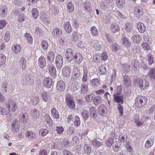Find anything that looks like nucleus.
Here are the masks:
<instances>
[{"instance_id":"35","label":"nucleus","mask_w":155,"mask_h":155,"mask_svg":"<svg viewBox=\"0 0 155 155\" xmlns=\"http://www.w3.org/2000/svg\"><path fill=\"white\" fill-rule=\"evenodd\" d=\"M0 10L1 17L3 18L5 17L7 11V7L5 6H3L1 8Z\"/></svg>"},{"instance_id":"4","label":"nucleus","mask_w":155,"mask_h":155,"mask_svg":"<svg viewBox=\"0 0 155 155\" xmlns=\"http://www.w3.org/2000/svg\"><path fill=\"white\" fill-rule=\"evenodd\" d=\"M66 104L71 109H74L75 106V103L73 98L70 95H67L66 98Z\"/></svg>"},{"instance_id":"21","label":"nucleus","mask_w":155,"mask_h":155,"mask_svg":"<svg viewBox=\"0 0 155 155\" xmlns=\"http://www.w3.org/2000/svg\"><path fill=\"white\" fill-rule=\"evenodd\" d=\"M62 33L61 29L59 28H55L52 31V35L54 36L58 37Z\"/></svg>"},{"instance_id":"39","label":"nucleus","mask_w":155,"mask_h":155,"mask_svg":"<svg viewBox=\"0 0 155 155\" xmlns=\"http://www.w3.org/2000/svg\"><path fill=\"white\" fill-rule=\"evenodd\" d=\"M149 86V82L148 81H145L144 84L142 80V83L140 85L139 88L143 90H146Z\"/></svg>"},{"instance_id":"3","label":"nucleus","mask_w":155,"mask_h":155,"mask_svg":"<svg viewBox=\"0 0 155 155\" xmlns=\"http://www.w3.org/2000/svg\"><path fill=\"white\" fill-rule=\"evenodd\" d=\"M135 101V105L138 107L143 106L146 103V98L144 96L138 97L136 99Z\"/></svg>"},{"instance_id":"56","label":"nucleus","mask_w":155,"mask_h":155,"mask_svg":"<svg viewBox=\"0 0 155 155\" xmlns=\"http://www.w3.org/2000/svg\"><path fill=\"white\" fill-rule=\"evenodd\" d=\"M94 95L93 94H91L85 96V99L87 102H91L94 99Z\"/></svg>"},{"instance_id":"15","label":"nucleus","mask_w":155,"mask_h":155,"mask_svg":"<svg viewBox=\"0 0 155 155\" xmlns=\"http://www.w3.org/2000/svg\"><path fill=\"white\" fill-rule=\"evenodd\" d=\"M45 87L48 88H51L53 87L52 81L50 78H45L43 81Z\"/></svg>"},{"instance_id":"64","label":"nucleus","mask_w":155,"mask_h":155,"mask_svg":"<svg viewBox=\"0 0 155 155\" xmlns=\"http://www.w3.org/2000/svg\"><path fill=\"white\" fill-rule=\"evenodd\" d=\"M142 47L144 50L147 51L149 50L150 47L149 45L146 42H143L142 44Z\"/></svg>"},{"instance_id":"50","label":"nucleus","mask_w":155,"mask_h":155,"mask_svg":"<svg viewBox=\"0 0 155 155\" xmlns=\"http://www.w3.org/2000/svg\"><path fill=\"white\" fill-rule=\"evenodd\" d=\"M26 60L23 57L20 58V64L21 65L22 68L23 70H25L26 68Z\"/></svg>"},{"instance_id":"2","label":"nucleus","mask_w":155,"mask_h":155,"mask_svg":"<svg viewBox=\"0 0 155 155\" xmlns=\"http://www.w3.org/2000/svg\"><path fill=\"white\" fill-rule=\"evenodd\" d=\"M81 75V72L79 68L77 67H75L73 69L71 80L72 81H74L80 77Z\"/></svg>"},{"instance_id":"24","label":"nucleus","mask_w":155,"mask_h":155,"mask_svg":"<svg viewBox=\"0 0 155 155\" xmlns=\"http://www.w3.org/2000/svg\"><path fill=\"white\" fill-rule=\"evenodd\" d=\"M88 79V76L87 70V68L83 69L82 81L84 83L87 82Z\"/></svg>"},{"instance_id":"22","label":"nucleus","mask_w":155,"mask_h":155,"mask_svg":"<svg viewBox=\"0 0 155 155\" xmlns=\"http://www.w3.org/2000/svg\"><path fill=\"white\" fill-rule=\"evenodd\" d=\"M92 86L95 88L100 86V80L98 78H94L91 81Z\"/></svg>"},{"instance_id":"18","label":"nucleus","mask_w":155,"mask_h":155,"mask_svg":"<svg viewBox=\"0 0 155 155\" xmlns=\"http://www.w3.org/2000/svg\"><path fill=\"white\" fill-rule=\"evenodd\" d=\"M63 27L65 31L68 33H70L72 31V28L70 23L68 21L64 22Z\"/></svg>"},{"instance_id":"7","label":"nucleus","mask_w":155,"mask_h":155,"mask_svg":"<svg viewBox=\"0 0 155 155\" xmlns=\"http://www.w3.org/2000/svg\"><path fill=\"white\" fill-rule=\"evenodd\" d=\"M40 111L37 109H32L31 113V116L32 118L35 121L39 117Z\"/></svg>"},{"instance_id":"33","label":"nucleus","mask_w":155,"mask_h":155,"mask_svg":"<svg viewBox=\"0 0 155 155\" xmlns=\"http://www.w3.org/2000/svg\"><path fill=\"white\" fill-rule=\"evenodd\" d=\"M91 143L92 146L95 147H98L103 144L102 142L99 141L95 139L92 140Z\"/></svg>"},{"instance_id":"8","label":"nucleus","mask_w":155,"mask_h":155,"mask_svg":"<svg viewBox=\"0 0 155 155\" xmlns=\"http://www.w3.org/2000/svg\"><path fill=\"white\" fill-rule=\"evenodd\" d=\"M134 13L137 17H139L143 14V11L142 8L139 6L135 7L134 9Z\"/></svg>"},{"instance_id":"49","label":"nucleus","mask_w":155,"mask_h":155,"mask_svg":"<svg viewBox=\"0 0 155 155\" xmlns=\"http://www.w3.org/2000/svg\"><path fill=\"white\" fill-rule=\"evenodd\" d=\"M49 132L48 130L47 129L41 128L39 130V133L40 135L42 136H45Z\"/></svg>"},{"instance_id":"5","label":"nucleus","mask_w":155,"mask_h":155,"mask_svg":"<svg viewBox=\"0 0 155 155\" xmlns=\"http://www.w3.org/2000/svg\"><path fill=\"white\" fill-rule=\"evenodd\" d=\"M63 58L61 54L57 55L55 58V64L57 68L59 69L61 68L63 65Z\"/></svg>"},{"instance_id":"30","label":"nucleus","mask_w":155,"mask_h":155,"mask_svg":"<svg viewBox=\"0 0 155 155\" xmlns=\"http://www.w3.org/2000/svg\"><path fill=\"white\" fill-rule=\"evenodd\" d=\"M88 90L87 85L86 84L83 83L82 84L81 86V92L82 94H86Z\"/></svg>"},{"instance_id":"29","label":"nucleus","mask_w":155,"mask_h":155,"mask_svg":"<svg viewBox=\"0 0 155 155\" xmlns=\"http://www.w3.org/2000/svg\"><path fill=\"white\" fill-rule=\"evenodd\" d=\"M138 62L136 60H133L132 61L130 67L133 70L136 71L138 70Z\"/></svg>"},{"instance_id":"47","label":"nucleus","mask_w":155,"mask_h":155,"mask_svg":"<svg viewBox=\"0 0 155 155\" xmlns=\"http://www.w3.org/2000/svg\"><path fill=\"white\" fill-rule=\"evenodd\" d=\"M67 7L68 11L70 13H72L74 10V5L71 2H69L67 4Z\"/></svg>"},{"instance_id":"37","label":"nucleus","mask_w":155,"mask_h":155,"mask_svg":"<svg viewBox=\"0 0 155 155\" xmlns=\"http://www.w3.org/2000/svg\"><path fill=\"white\" fill-rule=\"evenodd\" d=\"M24 81H25V84L28 83L30 84H32L33 83L34 78L32 76H29L28 77L25 78L24 79Z\"/></svg>"},{"instance_id":"41","label":"nucleus","mask_w":155,"mask_h":155,"mask_svg":"<svg viewBox=\"0 0 155 155\" xmlns=\"http://www.w3.org/2000/svg\"><path fill=\"white\" fill-rule=\"evenodd\" d=\"M21 49V47L19 45H14L12 47L13 51L15 54H17L20 52Z\"/></svg>"},{"instance_id":"62","label":"nucleus","mask_w":155,"mask_h":155,"mask_svg":"<svg viewBox=\"0 0 155 155\" xmlns=\"http://www.w3.org/2000/svg\"><path fill=\"white\" fill-rule=\"evenodd\" d=\"M113 139L111 137L107 139L106 141V144L108 147H110L113 142Z\"/></svg>"},{"instance_id":"9","label":"nucleus","mask_w":155,"mask_h":155,"mask_svg":"<svg viewBox=\"0 0 155 155\" xmlns=\"http://www.w3.org/2000/svg\"><path fill=\"white\" fill-rule=\"evenodd\" d=\"M56 87L58 91L62 92L64 91L65 89V83L63 81H59L57 82Z\"/></svg>"},{"instance_id":"28","label":"nucleus","mask_w":155,"mask_h":155,"mask_svg":"<svg viewBox=\"0 0 155 155\" xmlns=\"http://www.w3.org/2000/svg\"><path fill=\"white\" fill-rule=\"evenodd\" d=\"M51 112L53 118L56 119L59 118L60 115L57 110L55 108H53L51 109Z\"/></svg>"},{"instance_id":"20","label":"nucleus","mask_w":155,"mask_h":155,"mask_svg":"<svg viewBox=\"0 0 155 155\" xmlns=\"http://www.w3.org/2000/svg\"><path fill=\"white\" fill-rule=\"evenodd\" d=\"M52 145H53V147L52 148L57 149L58 150H61L63 149V144L61 141H60L58 142H57L54 143H51Z\"/></svg>"},{"instance_id":"6","label":"nucleus","mask_w":155,"mask_h":155,"mask_svg":"<svg viewBox=\"0 0 155 155\" xmlns=\"http://www.w3.org/2000/svg\"><path fill=\"white\" fill-rule=\"evenodd\" d=\"M120 93L114 94H113L114 101L118 104H122L124 103L123 96H120Z\"/></svg>"},{"instance_id":"52","label":"nucleus","mask_w":155,"mask_h":155,"mask_svg":"<svg viewBox=\"0 0 155 155\" xmlns=\"http://www.w3.org/2000/svg\"><path fill=\"white\" fill-rule=\"evenodd\" d=\"M148 75L152 79H155V68H151L148 73Z\"/></svg>"},{"instance_id":"59","label":"nucleus","mask_w":155,"mask_h":155,"mask_svg":"<svg viewBox=\"0 0 155 155\" xmlns=\"http://www.w3.org/2000/svg\"><path fill=\"white\" fill-rule=\"evenodd\" d=\"M41 97L43 101L45 102L48 101V97L47 93L45 91H44L42 93Z\"/></svg>"},{"instance_id":"38","label":"nucleus","mask_w":155,"mask_h":155,"mask_svg":"<svg viewBox=\"0 0 155 155\" xmlns=\"http://www.w3.org/2000/svg\"><path fill=\"white\" fill-rule=\"evenodd\" d=\"M25 135L30 139L35 138L36 137V135L35 133L32 132L27 131L25 133Z\"/></svg>"},{"instance_id":"44","label":"nucleus","mask_w":155,"mask_h":155,"mask_svg":"<svg viewBox=\"0 0 155 155\" xmlns=\"http://www.w3.org/2000/svg\"><path fill=\"white\" fill-rule=\"evenodd\" d=\"M75 120L74 122V126L76 127H78L80 125L81 121L80 119L78 116L77 115H76L75 117Z\"/></svg>"},{"instance_id":"23","label":"nucleus","mask_w":155,"mask_h":155,"mask_svg":"<svg viewBox=\"0 0 155 155\" xmlns=\"http://www.w3.org/2000/svg\"><path fill=\"white\" fill-rule=\"evenodd\" d=\"M132 40L134 43L139 44L140 43L142 38L139 35H135L132 37Z\"/></svg>"},{"instance_id":"17","label":"nucleus","mask_w":155,"mask_h":155,"mask_svg":"<svg viewBox=\"0 0 155 155\" xmlns=\"http://www.w3.org/2000/svg\"><path fill=\"white\" fill-rule=\"evenodd\" d=\"M107 111L106 107L104 104H101L98 108V112L101 115H103Z\"/></svg>"},{"instance_id":"60","label":"nucleus","mask_w":155,"mask_h":155,"mask_svg":"<svg viewBox=\"0 0 155 155\" xmlns=\"http://www.w3.org/2000/svg\"><path fill=\"white\" fill-rule=\"evenodd\" d=\"M48 46V42L45 40L43 41L41 43V47L44 50H47Z\"/></svg>"},{"instance_id":"55","label":"nucleus","mask_w":155,"mask_h":155,"mask_svg":"<svg viewBox=\"0 0 155 155\" xmlns=\"http://www.w3.org/2000/svg\"><path fill=\"white\" fill-rule=\"evenodd\" d=\"M154 138L152 137L151 138H150L151 140V141H150V140H147L146 141V142L145 143V147L147 148H149L153 144V141L154 140Z\"/></svg>"},{"instance_id":"45","label":"nucleus","mask_w":155,"mask_h":155,"mask_svg":"<svg viewBox=\"0 0 155 155\" xmlns=\"http://www.w3.org/2000/svg\"><path fill=\"white\" fill-rule=\"evenodd\" d=\"M84 150L85 153L87 154H90L91 151V149L90 146L87 144L85 145Z\"/></svg>"},{"instance_id":"51","label":"nucleus","mask_w":155,"mask_h":155,"mask_svg":"<svg viewBox=\"0 0 155 155\" xmlns=\"http://www.w3.org/2000/svg\"><path fill=\"white\" fill-rule=\"evenodd\" d=\"M31 12L33 17L34 19H36L38 18V9L36 8H34L32 10Z\"/></svg>"},{"instance_id":"61","label":"nucleus","mask_w":155,"mask_h":155,"mask_svg":"<svg viewBox=\"0 0 155 155\" xmlns=\"http://www.w3.org/2000/svg\"><path fill=\"white\" fill-rule=\"evenodd\" d=\"M127 136L126 134L120 135L119 137V140L122 143L125 142L127 140Z\"/></svg>"},{"instance_id":"58","label":"nucleus","mask_w":155,"mask_h":155,"mask_svg":"<svg viewBox=\"0 0 155 155\" xmlns=\"http://www.w3.org/2000/svg\"><path fill=\"white\" fill-rule=\"evenodd\" d=\"M6 57L4 54H0V65L2 66L4 64L6 61Z\"/></svg>"},{"instance_id":"36","label":"nucleus","mask_w":155,"mask_h":155,"mask_svg":"<svg viewBox=\"0 0 155 155\" xmlns=\"http://www.w3.org/2000/svg\"><path fill=\"white\" fill-rule=\"evenodd\" d=\"M102 98L100 96H98L94 97V104L96 106H98L101 103Z\"/></svg>"},{"instance_id":"14","label":"nucleus","mask_w":155,"mask_h":155,"mask_svg":"<svg viewBox=\"0 0 155 155\" xmlns=\"http://www.w3.org/2000/svg\"><path fill=\"white\" fill-rule=\"evenodd\" d=\"M123 84L125 87L128 88L131 86V81L130 78L127 76H124L123 78Z\"/></svg>"},{"instance_id":"34","label":"nucleus","mask_w":155,"mask_h":155,"mask_svg":"<svg viewBox=\"0 0 155 155\" xmlns=\"http://www.w3.org/2000/svg\"><path fill=\"white\" fill-rule=\"evenodd\" d=\"M139 31L141 33H143L145 31V27L142 23H139L137 26Z\"/></svg>"},{"instance_id":"63","label":"nucleus","mask_w":155,"mask_h":155,"mask_svg":"<svg viewBox=\"0 0 155 155\" xmlns=\"http://www.w3.org/2000/svg\"><path fill=\"white\" fill-rule=\"evenodd\" d=\"M100 59L104 61H105L107 58V55L106 52H103L101 54L100 56Z\"/></svg>"},{"instance_id":"12","label":"nucleus","mask_w":155,"mask_h":155,"mask_svg":"<svg viewBox=\"0 0 155 155\" xmlns=\"http://www.w3.org/2000/svg\"><path fill=\"white\" fill-rule=\"evenodd\" d=\"M82 56L80 53H77L74 54L73 60L76 64H80L82 61Z\"/></svg>"},{"instance_id":"57","label":"nucleus","mask_w":155,"mask_h":155,"mask_svg":"<svg viewBox=\"0 0 155 155\" xmlns=\"http://www.w3.org/2000/svg\"><path fill=\"white\" fill-rule=\"evenodd\" d=\"M93 59L95 63H99L100 57L99 54L97 53L95 54L93 56Z\"/></svg>"},{"instance_id":"1","label":"nucleus","mask_w":155,"mask_h":155,"mask_svg":"<svg viewBox=\"0 0 155 155\" xmlns=\"http://www.w3.org/2000/svg\"><path fill=\"white\" fill-rule=\"evenodd\" d=\"M8 100V101L6 103L7 109L9 112H10L11 111V107H12V110L11 111H12V112L14 113L17 109L18 108L16 103L14 101L9 99Z\"/></svg>"},{"instance_id":"42","label":"nucleus","mask_w":155,"mask_h":155,"mask_svg":"<svg viewBox=\"0 0 155 155\" xmlns=\"http://www.w3.org/2000/svg\"><path fill=\"white\" fill-rule=\"evenodd\" d=\"M49 72L53 77L56 75V69L55 67L53 65L51 66L49 68Z\"/></svg>"},{"instance_id":"10","label":"nucleus","mask_w":155,"mask_h":155,"mask_svg":"<svg viewBox=\"0 0 155 155\" xmlns=\"http://www.w3.org/2000/svg\"><path fill=\"white\" fill-rule=\"evenodd\" d=\"M20 123L17 120H15L12 124V130L14 132L17 133L18 130L20 127Z\"/></svg>"},{"instance_id":"53","label":"nucleus","mask_w":155,"mask_h":155,"mask_svg":"<svg viewBox=\"0 0 155 155\" xmlns=\"http://www.w3.org/2000/svg\"><path fill=\"white\" fill-rule=\"evenodd\" d=\"M147 60L148 64L150 65L154 62V59L153 55L151 54H149L147 55Z\"/></svg>"},{"instance_id":"19","label":"nucleus","mask_w":155,"mask_h":155,"mask_svg":"<svg viewBox=\"0 0 155 155\" xmlns=\"http://www.w3.org/2000/svg\"><path fill=\"white\" fill-rule=\"evenodd\" d=\"M89 114L90 116L93 119L96 118L97 116L96 110L94 107H91L89 109Z\"/></svg>"},{"instance_id":"46","label":"nucleus","mask_w":155,"mask_h":155,"mask_svg":"<svg viewBox=\"0 0 155 155\" xmlns=\"http://www.w3.org/2000/svg\"><path fill=\"white\" fill-rule=\"evenodd\" d=\"M120 49V46L117 43H113L111 46L112 50L115 52H117Z\"/></svg>"},{"instance_id":"40","label":"nucleus","mask_w":155,"mask_h":155,"mask_svg":"<svg viewBox=\"0 0 155 155\" xmlns=\"http://www.w3.org/2000/svg\"><path fill=\"white\" fill-rule=\"evenodd\" d=\"M142 83V80L140 78H137L134 79L133 84L134 86H138L139 87L140 85Z\"/></svg>"},{"instance_id":"26","label":"nucleus","mask_w":155,"mask_h":155,"mask_svg":"<svg viewBox=\"0 0 155 155\" xmlns=\"http://www.w3.org/2000/svg\"><path fill=\"white\" fill-rule=\"evenodd\" d=\"M99 70V73L101 75H105L107 73V70L105 66L104 65H101L100 66L98 69Z\"/></svg>"},{"instance_id":"25","label":"nucleus","mask_w":155,"mask_h":155,"mask_svg":"<svg viewBox=\"0 0 155 155\" xmlns=\"http://www.w3.org/2000/svg\"><path fill=\"white\" fill-rule=\"evenodd\" d=\"M41 19L42 22L45 24H48L50 22V20L48 18L46 14L45 13L42 14L40 17Z\"/></svg>"},{"instance_id":"13","label":"nucleus","mask_w":155,"mask_h":155,"mask_svg":"<svg viewBox=\"0 0 155 155\" xmlns=\"http://www.w3.org/2000/svg\"><path fill=\"white\" fill-rule=\"evenodd\" d=\"M38 64L39 67L41 68H43L45 66L46 61L44 56H41L39 57L38 60Z\"/></svg>"},{"instance_id":"32","label":"nucleus","mask_w":155,"mask_h":155,"mask_svg":"<svg viewBox=\"0 0 155 155\" xmlns=\"http://www.w3.org/2000/svg\"><path fill=\"white\" fill-rule=\"evenodd\" d=\"M110 29L111 31L113 33L118 31L120 30L119 27L118 25L114 24L111 25Z\"/></svg>"},{"instance_id":"43","label":"nucleus","mask_w":155,"mask_h":155,"mask_svg":"<svg viewBox=\"0 0 155 155\" xmlns=\"http://www.w3.org/2000/svg\"><path fill=\"white\" fill-rule=\"evenodd\" d=\"M54 58V52L52 51H50L47 54V58L49 61H52Z\"/></svg>"},{"instance_id":"31","label":"nucleus","mask_w":155,"mask_h":155,"mask_svg":"<svg viewBox=\"0 0 155 155\" xmlns=\"http://www.w3.org/2000/svg\"><path fill=\"white\" fill-rule=\"evenodd\" d=\"M39 99L38 97H33L31 99L30 102L33 105L36 106L39 104Z\"/></svg>"},{"instance_id":"27","label":"nucleus","mask_w":155,"mask_h":155,"mask_svg":"<svg viewBox=\"0 0 155 155\" xmlns=\"http://www.w3.org/2000/svg\"><path fill=\"white\" fill-rule=\"evenodd\" d=\"M121 42L122 44L126 47L128 48L130 45V42L126 37L123 38Z\"/></svg>"},{"instance_id":"11","label":"nucleus","mask_w":155,"mask_h":155,"mask_svg":"<svg viewBox=\"0 0 155 155\" xmlns=\"http://www.w3.org/2000/svg\"><path fill=\"white\" fill-rule=\"evenodd\" d=\"M71 69L68 67H64L62 69L63 76L66 78L70 77L71 73Z\"/></svg>"},{"instance_id":"48","label":"nucleus","mask_w":155,"mask_h":155,"mask_svg":"<svg viewBox=\"0 0 155 155\" xmlns=\"http://www.w3.org/2000/svg\"><path fill=\"white\" fill-rule=\"evenodd\" d=\"M90 31L93 36H97L98 34V30L95 26L92 27L90 28Z\"/></svg>"},{"instance_id":"16","label":"nucleus","mask_w":155,"mask_h":155,"mask_svg":"<svg viewBox=\"0 0 155 155\" xmlns=\"http://www.w3.org/2000/svg\"><path fill=\"white\" fill-rule=\"evenodd\" d=\"M88 110L87 107H84L81 110V115L84 120H86L89 117Z\"/></svg>"},{"instance_id":"54","label":"nucleus","mask_w":155,"mask_h":155,"mask_svg":"<svg viewBox=\"0 0 155 155\" xmlns=\"http://www.w3.org/2000/svg\"><path fill=\"white\" fill-rule=\"evenodd\" d=\"M72 39L73 41H74V43L76 45H78V34L75 32H73L72 35Z\"/></svg>"}]
</instances>
